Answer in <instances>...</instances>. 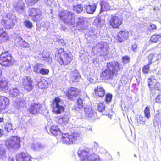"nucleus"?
Listing matches in <instances>:
<instances>
[{
	"label": "nucleus",
	"instance_id": "59",
	"mask_svg": "<svg viewBox=\"0 0 161 161\" xmlns=\"http://www.w3.org/2000/svg\"><path fill=\"white\" fill-rule=\"evenodd\" d=\"M148 83L149 87L150 89H151L152 87H153V81H151V80L150 79H148Z\"/></svg>",
	"mask_w": 161,
	"mask_h": 161
},
{
	"label": "nucleus",
	"instance_id": "18",
	"mask_svg": "<svg viewBox=\"0 0 161 161\" xmlns=\"http://www.w3.org/2000/svg\"><path fill=\"white\" fill-rule=\"evenodd\" d=\"M110 1L108 0H100V4L101 7L100 12L104 11H108L111 8Z\"/></svg>",
	"mask_w": 161,
	"mask_h": 161
},
{
	"label": "nucleus",
	"instance_id": "42",
	"mask_svg": "<svg viewBox=\"0 0 161 161\" xmlns=\"http://www.w3.org/2000/svg\"><path fill=\"white\" fill-rule=\"evenodd\" d=\"M105 106L103 103H100L98 104L97 107V110L99 112H102L104 111Z\"/></svg>",
	"mask_w": 161,
	"mask_h": 161
},
{
	"label": "nucleus",
	"instance_id": "12",
	"mask_svg": "<svg viewBox=\"0 0 161 161\" xmlns=\"http://www.w3.org/2000/svg\"><path fill=\"white\" fill-rule=\"evenodd\" d=\"M42 108V105L40 103H31L29 106L28 110L31 114H36L41 112Z\"/></svg>",
	"mask_w": 161,
	"mask_h": 161
},
{
	"label": "nucleus",
	"instance_id": "62",
	"mask_svg": "<svg viewBox=\"0 0 161 161\" xmlns=\"http://www.w3.org/2000/svg\"><path fill=\"white\" fill-rule=\"evenodd\" d=\"M148 79H150L152 81H153V80L157 81L158 80V79L155 78V77L153 76H152L151 78H149Z\"/></svg>",
	"mask_w": 161,
	"mask_h": 161
},
{
	"label": "nucleus",
	"instance_id": "54",
	"mask_svg": "<svg viewBox=\"0 0 161 161\" xmlns=\"http://www.w3.org/2000/svg\"><path fill=\"white\" fill-rule=\"evenodd\" d=\"M156 102L161 103V94L158 95L155 98Z\"/></svg>",
	"mask_w": 161,
	"mask_h": 161
},
{
	"label": "nucleus",
	"instance_id": "27",
	"mask_svg": "<svg viewBox=\"0 0 161 161\" xmlns=\"http://www.w3.org/2000/svg\"><path fill=\"white\" fill-rule=\"evenodd\" d=\"M97 5L96 3H93L92 5H86L85 6L86 12L89 14H93L96 10Z\"/></svg>",
	"mask_w": 161,
	"mask_h": 161
},
{
	"label": "nucleus",
	"instance_id": "26",
	"mask_svg": "<svg viewBox=\"0 0 161 161\" xmlns=\"http://www.w3.org/2000/svg\"><path fill=\"white\" fill-rule=\"evenodd\" d=\"M83 107V100L81 98H79L77 100L76 104L75 105L74 109L80 113L82 111Z\"/></svg>",
	"mask_w": 161,
	"mask_h": 161
},
{
	"label": "nucleus",
	"instance_id": "38",
	"mask_svg": "<svg viewBox=\"0 0 161 161\" xmlns=\"http://www.w3.org/2000/svg\"><path fill=\"white\" fill-rule=\"evenodd\" d=\"M83 7L80 4L75 6L73 7L74 11L78 14L81 13L83 10Z\"/></svg>",
	"mask_w": 161,
	"mask_h": 161
},
{
	"label": "nucleus",
	"instance_id": "9",
	"mask_svg": "<svg viewBox=\"0 0 161 161\" xmlns=\"http://www.w3.org/2000/svg\"><path fill=\"white\" fill-rule=\"evenodd\" d=\"M122 18L118 14L112 15L108 19L110 25L114 28H118L122 24Z\"/></svg>",
	"mask_w": 161,
	"mask_h": 161
},
{
	"label": "nucleus",
	"instance_id": "6",
	"mask_svg": "<svg viewBox=\"0 0 161 161\" xmlns=\"http://www.w3.org/2000/svg\"><path fill=\"white\" fill-rule=\"evenodd\" d=\"M14 61L8 51L2 53L0 55V64L4 66H10L13 64Z\"/></svg>",
	"mask_w": 161,
	"mask_h": 161
},
{
	"label": "nucleus",
	"instance_id": "24",
	"mask_svg": "<svg viewBox=\"0 0 161 161\" xmlns=\"http://www.w3.org/2000/svg\"><path fill=\"white\" fill-rule=\"evenodd\" d=\"M9 39L7 33L2 28H0V43L6 42Z\"/></svg>",
	"mask_w": 161,
	"mask_h": 161
},
{
	"label": "nucleus",
	"instance_id": "20",
	"mask_svg": "<svg viewBox=\"0 0 161 161\" xmlns=\"http://www.w3.org/2000/svg\"><path fill=\"white\" fill-rule=\"evenodd\" d=\"M13 6L15 9L19 13H21L24 10L25 4L22 0L15 2Z\"/></svg>",
	"mask_w": 161,
	"mask_h": 161
},
{
	"label": "nucleus",
	"instance_id": "13",
	"mask_svg": "<svg viewBox=\"0 0 161 161\" xmlns=\"http://www.w3.org/2000/svg\"><path fill=\"white\" fill-rule=\"evenodd\" d=\"M22 83L24 89L27 92L30 91L33 89L32 81L29 77H24Z\"/></svg>",
	"mask_w": 161,
	"mask_h": 161
},
{
	"label": "nucleus",
	"instance_id": "56",
	"mask_svg": "<svg viewBox=\"0 0 161 161\" xmlns=\"http://www.w3.org/2000/svg\"><path fill=\"white\" fill-rule=\"evenodd\" d=\"M160 120V117L159 115V114H157L154 118V122H156L157 123Z\"/></svg>",
	"mask_w": 161,
	"mask_h": 161
},
{
	"label": "nucleus",
	"instance_id": "5",
	"mask_svg": "<svg viewBox=\"0 0 161 161\" xmlns=\"http://www.w3.org/2000/svg\"><path fill=\"white\" fill-rule=\"evenodd\" d=\"M80 136V134L74 132L71 134L67 133L63 134L62 141L63 143L69 145L75 143Z\"/></svg>",
	"mask_w": 161,
	"mask_h": 161
},
{
	"label": "nucleus",
	"instance_id": "23",
	"mask_svg": "<svg viewBox=\"0 0 161 161\" xmlns=\"http://www.w3.org/2000/svg\"><path fill=\"white\" fill-rule=\"evenodd\" d=\"M9 104V100L7 97L0 96V112L5 109Z\"/></svg>",
	"mask_w": 161,
	"mask_h": 161
},
{
	"label": "nucleus",
	"instance_id": "15",
	"mask_svg": "<svg viewBox=\"0 0 161 161\" xmlns=\"http://www.w3.org/2000/svg\"><path fill=\"white\" fill-rule=\"evenodd\" d=\"M85 20L84 17L77 18L76 19V24L75 23V25L73 26H75V30L81 31L85 29L86 26L85 25Z\"/></svg>",
	"mask_w": 161,
	"mask_h": 161
},
{
	"label": "nucleus",
	"instance_id": "11",
	"mask_svg": "<svg viewBox=\"0 0 161 161\" xmlns=\"http://www.w3.org/2000/svg\"><path fill=\"white\" fill-rule=\"evenodd\" d=\"M108 43L101 42L94 48V49L97 50V52L100 53V55L104 56L108 54Z\"/></svg>",
	"mask_w": 161,
	"mask_h": 161
},
{
	"label": "nucleus",
	"instance_id": "29",
	"mask_svg": "<svg viewBox=\"0 0 161 161\" xmlns=\"http://www.w3.org/2000/svg\"><path fill=\"white\" fill-rule=\"evenodd\" d=\"M94 90L95 94L97 95H98L100 97H102L104 96L105 91L102 87L98 86Z\"/></svg>",
	"mask_w": 161,
	"mask_h": 161
},
{
	"label": "nucleus",
	"instance_id": "3",
	"mask_svg": "<svg viewBox=\"0 0 161 161\" xmlns=\"http://www.w3.org/2000/svg\"><path fill=\"white\" fill-rule=\"evenodd\" d=\"M17 21L16 17L13 14L8 13L3 15L1 24L7 29L13 28Z\"/></svg>",
	"mask_w": 161,
	"mask_h": 161
},
{
	"label": "nucleus",
	"instance_id": "33",
	"mask_svg": "<svg viewBox=\"0 0 161 161\" xmlns=\"http://www.w3.org/2000/svg\"><path fill=\"white\" fill-rule=\"evenodd\" d=\"M4 145L0 142V159L4 160L6 158V153L4 148Z\"/></svg>",
	"mask_w": 161,
	"mask_h": 161
},
{
	"label": "nucleus",
	"instance_id": "32",
	"mask_svg": "<svg viewBox=\"0 0 161 161\" xmlns=\"http://www.w3.org/2000/svg\"><path fill=\"white\" fill-rule=\"evenodd\" d=\"M17 43L18 46L23 47H27L29 46L28 43L20 37H18L17 39Z\"/></svg>",
	"mask_w": 161,
	"mask_h": 161
},
{
	"label": "nucleus",
	"instance_id": "14",
	"mask_svg": "<svg viewBox=\"0 0 161 161\" xmlns=\"http://www.w3.org/2000/svg\"><path fill=\"white\" fill-rule=\"evenodd\" d=\"M42 12L39 9L32 8L30 10L29 15L31 16L34 17L35 21H38L42 18Z\"/></svg>",
	"mask_w": 161,
	"mask_h": 161
},
{
	"label": "nucleus",
	"instance_id": "49",
	"mask_svg": "<svg viewBox=\"0 0 161 161\" xmlns=\"http://www.w3.org/2000/svg\"><path fill=\"white\" fill-rule=\"evenodd\" d=\"M14 73L16 74V76H13V75H12V77L13 78V80L15 81H17L19 79V74L16 71H14Z\"/></svg>",
	"mask_w": 161,
	"mask_h": 161
},
{
	"label": "nucleus",
	"instance_id": "53",
	"mask_svg": "<svg viewBox=\"0 0 161 161\" xmlns=\"http://www.w3.org/2000/svg\"><path fill=\"white\" fill-rule=\"evenodd\" d=\"M112 98V95L111 94H107L105 100L107 102H109L111 101Z\"/></svg>",
	"mask_w": 161,
	"mask_h": 161
},
{
	"label": "nucleus",
	"instance_id": "40",
	"mask_svg": "<svg viewBox=\"0 0 161 161\" xmlns=\"http://www.w3.org/2000/svg\"><path fill=\"white\" fill-rule=\"evenodd\" d=\"M12 125L11 123H7L4 126V130L5 131L9 132L13 130Z\"/></svg>",
	"mask_w": 161,
	"mask_h": 161
},
{
	"label": "nucleus",
	"instance_id": "46",
	"mask_svg": "<svg viewBox=\"0 0 161 161\" xmlns=\"http://www.w3.org/2000/svg\"><path fill=\"white\" fill-rule=\"evenodd\" d=\"M151 64H148L142 68V71L144 73L147 74L149 71V65Z\"/></svg>",
	"mask_w": 161,
	"mask_h": 161
},
{
	"label": "nucleus",
	"instance_id": "25",
	"mask_svg": "<svg viewBox=\"0 0 161 161\" xmlns=\"http://www.w3.org/2000/svg\"><path fill=\"white\" fill-rule=\"evenodd\" d=\"M80 77V76L77 70L75 69L74 71H72L70 78L71 81L73 82H78Z\"/></svg>",
	"mask_w": 161,
	"mask_h": 161
},
{
	"label": "nucleus",
	"instance_id": "22",
	"mask_svg": "<svg viewBox=\"0 0 161 161\" xmlns=\"http://www.w3.org/2000/svg\"><path fill=\"white\" fill-rule=\"evenodd\" d=\"M129 33L128 32L123 31H121L118 33L116 39L119 43L121 42L125 39H127L128 38Z\"/></svg>",
	"mask_w": 161,
	"mask_h": 161
},
{
	"label": "nucleus",
	"instance_id": "44",
	"mask_svg": "<svg viewBox=\"0 0 161 161\" xmlns=\"http://www.w3.org/2000/svg\"><path fill=\"white\" fill-rule=\"evenodd\" d=\"M55 121L58 124H60L62 125H63V120L62 116L59 117L58 116L55 118Z\"/></svg>",
	"mask_w": 161,
	"mask_h": 161
},
{
	"label": "nucleus",
	"instance_id": "61",
	"mask_svg": "<svg viewBox=\"0 0 161 161\" xmlns=\"http://www.w3.org/2000/svg\"><path fill=\"white\" fill-rule=\"evenodd\" d=\"M132 49L133 51L136 52L137 51V46L136 44H134L132 47Z\"/></svg>",
	"mask_w": 161,
	"mask_h": 161
},
{
	"label": "nucleus",
	"instance_id": "51",
	"mask_svg": "<svg viewBox=\"0 0 161 161\" xmlns=\"http://www.w3.org/2000/svg\"><path fill=\"white\" fill-rule=\"evenodd\" d=\"M38 0H25L26 3L28 5H31L36 3Z\"/></svg>",
	"mask_w": 161,
	"mask_h": 161
},
{
	"label": "nucleus",
	"instance_id": "17",
	"mask_svg": "<svg viewBox=\"0 0 161 161\" xmlns=\"http://www.w3.org/2000/svg\"><path fill=\"white\" fill-rule=\"evenodd\" d=\"M16 158L17 161H32V159L28 154L24 153L18 154Z\"/></svg>",
	"mask_w": 161,
	"mask_h": 161
},
{
	"label": "nucleus",
	"instance_id": "37",
	"mask_svg": "<svg viewBox=\"0 0 161 161\" xmlns=\"http://www.w3.org/2000/svg\"><path fill=\"white\" fill-rule=\"evenodd\" d=\"M43 65L41 63H37L33 66V71L37 73H39Z\"/></svg>",
	"mask_w": 161,
	"mask_h": 161
},
{
	"label": "nucleus",
	"instance_id": "48",
	"mask_svg": "<svg viewBox=\"0 0 161 161\" xmlns=\"http://www.w3.org/2000/svg\"><path fill=\"white\" fill-rule=\"evenodd\" d=\"M130 58L127 56H125L122 57V62L124 64H127L129 63Z\"/></svg>",
	"mask_w": 161,
	"mask_h": 161
},
{
	"label": "nucleus",
	"instance_id": "10",
	"mask_svg": "<svg viewBox=\"0 0 161 161\" xmlns=\"http://www.w3.org/2000/svg\"><path fill=\"white\" fill-rule=\"evenodd\" d=\"M20 138L15 136L11 137L9 140H6L5 145L9 148L15 149L20 147Z\"/></svg>",
	"mask_w": 161,
	"mask_h": 161
},
{
	"label": "nucleus",
	"instance_id": "45",
	"mask_svg": "<svg viewBox=\"0 0 161 161\" xmlns=\"http://www.w3.org/2000/svg\"><path fill=\"white\" fill-rule=\"evenodd\" d=\"M24 24L25 26L28 28L31 29L32 27V23L29 20H25L24 22Z\"/></svg>",
	"mask_w": 161,
	"mask_h": 161
},
{
	"label": "nucleus",
	"instance_id": "19",
	"mask_svg": "<svg viewBox=\"0 0 161 161\" xmlns=\"http://www.w3.org/2000/svg\"><path fill=\"white\" fill-rule=\"evenodd\" d=\"M80 91V90L78 88L71 87L68 91L67 96L70 99H73L78 96Z\"/></svg>",
	"mask_w": 161,
	"mask_h": 161
},
{
	"label": "nucleus",
	"instance_id": "8",
	"mask_svg": "<svg viewBox=\"0 0 161 161\" xmlns=\"http://www.w3.org/2000/svg\"><path fill=\"white\" fill-rule=\"evenodd\" d=\"M61 53L58 55L59 58L57 59L61 65H67L70 63L72 58L70 53H67L62 49L61 50Z\"/></svg>",
	"mask_w": 161,
	"mask_h": 161
},
{
	"label": "nucleus",
	"instance_id": "4",
	"mask_svg": "<svg viewBox=\"0 0 161 161\" xmlns=\"http://www.w3.org/2000/svg\"><path fill=\"white\" fill-rule=\"evenodd\" d=\"M59 16L60 19L64 23L73 27L75 25V21L74 18V14L72 12L66 11L61 12L59 14Z\"/></svg>",
	"mask_w": 161,
	"mask_h": 161
},
{
	"label": "nucleus",
	"instance_id": "30",
	"mask_svg": "<svg viewBox=\"0 0 161 161\" xmlns=\"http://www.w3.org/2000/svg\"><path fill=\"white\" fill-rule=\"evenodd\" d=\"M20 92L16 88H11L9 91V95L10 97L14 98L20 95Z\"/></svg>",
	"mask_w": 161,
	"mask_h": 161
},
{
	"label": "nucleus",
	"instance_id": "1",
	"mask_svg": "<svg viewBox=\"0 0 161 161\" xmlns=\"http://www.w3.org/2000/svg\"><path fill=\"white\" fill-rule=\"evenodd\" d=\"M122 69L121 66L117 62H110L107 63V68L100 74L101 78L104 80H111Z\"/></svg>",
	"mask_w": 161,
	"mask_h": 161
},
{
	"label": "nucleus",
	"instance_id": "16",
	"mask_svg": "<svg viewBox=\"0 0 161 161\" xmlns=\"http://www.w3.org/2000/svg\"><path fill=\"white\" fill-rule=\"evenodd\" d=\"M85 116L90 119L93 118L96 115V112L91 107L87 106L84 107Z\"/></svg>",
	"mask_w": 161,
	"mask_h": 161
},
{
	"label": "nucleus",
	"instance_id": "34",
	"mask_svg": "<svg viewBox=\"0 0 161 161\" xmlns=\"http://www.w3.org/2000/svg\"><path fill=\"white\" fill-rule=\"evenodd\" d=\"M45 146L40 143L32 144L31 145V148L35 151H38L43 149Z\"/></svg>",
	"mask_w": 161,
	"mask_h": 161
},
{
	"label": "nucleus",
	"instance_id": "52",
	"mask_svg": "<svg viewBox=\"0 0 161 161\" xmlns=\"http://www.w3.org/2000/svg\"><path fill=\"white\" fill-rule=\"evenodd\" d=\"M146 118L145 117H142L141 116H140L139 119L141 122L140 123L142 124H145L146 120Z\"/></svg>",
	"mask_w": 161,
	"mask_h": 161
},
{
	"label": "nucleus",
	"instance_id": "55",
	"mask_svg": "<svg viewBox=\"0 0 161 161\" xmlns=\"http://www.w3.org/2000/svg\"><path fill=\"white\" fill-rule=\"evenodd\" d=\"M101 23V20L99 18H96L94 22V24L96 25H98Z\"/></svg>",
	"mask_w": 161,
	"mask_h": 161
},
{
	"label": "nucleus",
	"instance_id": "39",
	"mask_svg": "<svg viewBox=\"0 0 161 161\" xmlns=\"http://www.w3.org/2000/svg\"><path fill=\"white\" fill-rule=\"evenodd\" d=\"M161 35H155L152 36L150 40L154 42H157L161 40Z\"/></svg>",
	"mask_w": 161,
	"mask_h": 161
},
{
	"label": "nucleus",
	"instance_id": "57",
	"mask_svg": "<svg viewBox=\"0 0 161 161\" xmlns=\"http://www.w3.org/2000/svg\"><path fill=\"white\" fill-rule=\"evenodd\" d=\"M45 4L48 6H51L53 0H44Z\"/></svg>",
	"mask_w": 161,
	"mask_h": 161
},
{
	"label": "nucleus",
	"instance_id": "7",
	"mask_svg": "<svg viewBox=\"0 0 161 161\" xmlns=\"http://www.w3.org/2000/svg\"><path fill=\"white\" fill-rule=\"evenodd\" d=\"M64 104L62 100L58 97H56L52 104L53 111L57 114H61L64 111Z\"/></svg>",
	"mask_w": 161,
	"mask_h": 161
},
{
	"label": "nucleus",
	"instance_id": "35",
	"mask_svg": "<svg viewBox=\"0 0 161 161\" xmlns=\"http://www.w3.org/2000/svg\"><path fill=\"white\" fill-rule=\"evenodd\" d=\"M148 64H151L153 62H155L156 60H158V58L156 54L152 53L150 54L148 56Z\"/></svg>",
	"mask_w": 161,
	"mask_h": 161
},
{
	"label": "nucleus",
	"instance_id": "28",
	"mask_svg": "<svg viewBox=\"0 0 161 161\" xmlns=\"http://www.w3.org/2000/svg\"><path fill=\"white\" fill-rule=\"evenodd\" d=\"M15 105L17 108L24 107L26 104L25 99L24 98H20L19 99H17L15 101Z\"/></svg>",
	"mask_w": 161,
	"mask_h": 161
},
{
	"label": "nucleus",
	"instance_id": "41",
	"mask_svg": "<svg viewBox=\"0 0 161 161\" xmlns=\"http://www.w3.org/2000/svg\"><path fill=\"white\" fill-rule=\"evenodd\" d=\"M144 113L145 117L147 119H148L150 117V112L149 108L148 106H147L144 110Z\"/></svg>",
	"mask_w": 161,
	"mask_h": 161
},
{
	"label": "nucleus",
	"instance_id": "43",
	"mask_svg": "<svg viewBox=\"0 0 161 161\" xmlns=\"http://www.w3.org/2000/svg\"><path fill=\"white\" fill-rule=\"evenodd\" d=\"M47 82L42 81L38 82V86L39 88L41 89L44 88L46 87Z\"/></svg>",
	"mask_w": 161,
	"mask_h": 161
},
{
	"label": "nucleus",
	"instance_id": "60",
	"mask_svg": "<svg viewBox=\"0 0 161 161\" xmlns=\"http://www.w3.org/2000/svg\"><path fill=\"white\" fill-rule=\"evenodd\" d=\"M154 88L157 90H159L160 89L159 84L158 83H156V84L154 85Z\"/></svg>",
	"mask_w": 161,
	"mask_h": 161
},
{
	"label": "nucleus",
	"instance_id": "2",
	"mask_svg": "<svg viewBox=\"0 0 161 161\" xmlns=\"http://www.w3.org/2000/svg\"><path fill=\"white\" fill-rule=\"evenodd\" d=\"M78 154L80 161H99V156L91 148L80 149L78 150Z\"/></svg>",
	"mask_w": 161,
	"mask_h": 161
},
{
	"label": "nucleus",
	"instance_id": "63",
	"mask_svg": "<svg viewBox=\"0 0 161 161\" xmlns=\"http://www.w3.org/2000/svg\"><path fill=\"white\" fill-rule=\"evenodd\" d=\"M150 27L152 28L153 30H154L156 29V26L153 24H151L150 25Z\"/></svg>",
	"mask_w": 161,
	"mask_h": 161
},
{
	"label": "nucleus",
	"instance_id": "64",
	"mask_svg": "<svg viewBox=\"0 0 161 161\" xmlns=\"http://www.w3.org/2000/svg\"><path fill=\"white\" fill-rule=\"evenodd\" d=\"M8 161H14V158L12 157H9L8 158Z\"/></svg>",
	"mask_w": 161,
	"mask_h": 161
},
{
	"label": "nucleus",
	"instance_id": "36",
	"mask_svg": "<svg viewBox=\"0 0 161 161\" xmlns=\"http://www.w3.org/2000/svg\"><path fill=\"white\" fill-rule=\"evenodd\" d=\"M60 129L58 126L53 125L52 126L50 129L51 133L54 135H56L60 131Z\"/></svg>",
	"mask_w": 161,
	"mask_h": 161
},
{
	"label": "nucleus",
	"instance_id": "31",
	"mask_svg": "<svg viewBox=\"0 0 161 161\" xmlns=\"http://www.w3.org/2000/svg\"><path fill=\"white\" fill-rule=\"evenodd\" d=\"M50 53L48 51H44L42 54V60H43L45 62H47L49 63L52 62V58L50 56Z\"/></svg>",
	"mask_w": 161,
	"mask_h": 161
},
{
	"label": "nucleus",
	"instance_id": "47",
	"mask_svg": "<svg viewBox=\"0 0 161 161\" xmlns=\"http://www.w3.org/2000/svg\"><path fill=\"white\" fill-rule=\"evenodd\" d=\"M64 125H66L69 121V118L67 115H62Z\"/></svg>",
	"mask_w": 161,
	"mask_h": 161
},
{
	"label": "nucleus",
	"instance_id": "58",
	"mask_svg": "<svg viewBox=\"0 0 161 161\" xmlns=\"http://www.w3.org/2000/svg\"><path fill=\"white\" fill-rule=\"evenodd\" d=\"M89 80L91 83H94L96 82V80L95 77L92 76L89 78Z\"/></svg>",
	"mask_w": 161,
	"mask_h": 161
},
{
	"label": "nucleus",
	"instance_id": "21",
	"mask_svg": "<svg viewBox=\"0 0 161 161\" xmlns=\"http://www.w3.org/2000/svg\"><path fill=\"white\" fill-rule=\"evenodd\" d=\"M0 91L4 92H7L9 91L8 81L4 78H0Z\"/></svg>",
	"mask_w": 161,
	"mask_h": 161
},
{
	"label": "nucleus",
	"instance_id": "50",
	"mask_svg": "<svg viewBox=\"0 0 161 161\" xmlns=\"http://www.w3.org/2000/svg\"><path fill=\"white\" fill-rule=\"evenodd\" d=\"M49 72V70L48 69L44 68L42 67L41 70L40 71L39 73L43 75H46Z\"/></svg>",
	"mask_w": 161,
	"mask_h": 161
}]
</instances>
